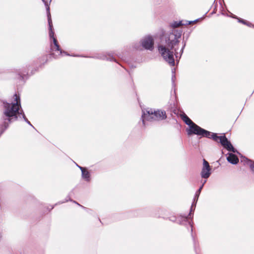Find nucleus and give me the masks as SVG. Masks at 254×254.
<instances>
[{
  "label": "nucleus",
  "mask_w": 254,
  "mask_h": 254,
  "mask_svg": "<svg viewBox=\"0 0 254 254\" xmlns=\"http://www.w3.org/2000/svg\"><path fill=\"white\" fill-rule=\"evenodd\" d=\"M181 117L182 120L190 126V128L187 129L188 135H190L194 134L202 137L211 138L216 142L220 143L222 146L227 150L235 152V149L233 147L230 141L228 140L225 135L218 136L217 133H212L202 128L194 123L185 113L181 115Z\"/></svg>",
  "instance_id": "1"
},
{
  "label": "nucleus",
  "mask_w": 254,
  "mask_h": 254,
  "mask_svg": "<svg viewBox=\"0 0 254 254\" xmlns=\"http://www.w3.org/2000/svg\"><path fill=\"white\" fill-rule=\"evenodd\" d=\"M14 102L9 103L3 102V112L0 124V136L8 127L9 124L13 120H17V115L19 114L21 107L20 98L18 95L15 94L13 96Z\"/></svg>",
  "instance_id": "2"
},
{
  "label": "nucleus",
  "mask_w": 254,
  "mask_h": 254,
  "mask_svg": "<svg viewBox=\"0 0 254 254\" xmlns=\"http://www.w3.org/2000/svg\"><path fill=\"white\" fill-rule=\"evenodd\" d=\"M14 102L9 103L3 102V112L0 124V136L8 127L9 124L13 120H17V115L19 114L21 107L20 98L18 95L15 94L13 96Z\"/></svg>",
  "instance_id": "3"
},
{
  "label": "nucleus",
  "mask_w": 254,
  "mask_h": 254,
  "mask_svg": "<svg viewBox=\"0 0 254 254\" xmlns=\"http://www.w3.org/2000/svg\"><path fill=\"white\" fill-rule=\"evenodd\" d=\"M179 37L173 33L169 34L167 46L160 45L158 46V50L159 54L163 57L164 60L169 64L174 65L175 60L174 58V52L172 50L174 46L178 43Z\"/></svg>",
  "instance_id": "4"
},
{
  "label": "nucleus",
  "mask_w": 254,
  "mask_h": 254,
  "mask_svg": "<svg viewBox=\"0 0 254 254\" xmlns=\"http://www.w3.org/2000/svg\"><path fill=\"white\" fill-rule=\"evenodd\" d=\"M144 119L147 121H161L167 118L166 112L161 110H158L153 112L152 110L147 111L146 114H144Z\"/></svg>",
  "instance_id": "5"
},
{
  "label": "nucleus",
  "mask_w": 254,
  "mask_h": 254,
  "mask_svg": "<svg viewBox=\"0 0 254 254\" xmlns=\"http://www.w3.org/2000/svg\"><path fill=\"white\" fill-rule=\"evenodd\" d=\"M53 43L51 45V50L50 54L55 59L62 54V51L60 48V45L56 38L53 37Z\"/></svg>",
  "instance_id": "6"
},
{
  "label": "nucleus",
  "mask_w": 254,
  "mask_h": 254,
  "mask_svg": "<svg viewBox=\"0 0 254 254\" xmlns=\"http://www.w3.org/2000/svg\"><path fill=\"white\" fill-rule=\"evenodd\" d=\"M211 168L209 163L204 159L203 160V167L201 172V177L204 179L209 178L211 174Z\"/></svg>",
  "instance_id": "7"
},
{
  "label": "nucleus",
  "mask_w": 254,
  "mask_h": 254,
  "mask_svg": "<svg viewBox=\"0 0 254 254\" xmlns=\"http://www.w3.org/2000/svg\"><path fill=\"white\" fill-rule=\"evenodd\" d=\"M142 46L146 49L152 50L153 49L154 40L151 37L144 38L142 42Z\"/></svg>",
  "instance_id": "8"
},
{
  "label": "nucleus",
  "mask_w": 254,
  "mask_h": 254,
  "mask_svg": "<svg viewBox=\"0 0 254 254\" xmlns=\"http://www.w3.org/2000/svg\"><path fill=\"white\" fill-rule=\"evenodd\" d=\"M227 160L233 164H237L239 162V158L238 157L233 153H229L227 157Z\"/></svg>",
  "instance_id": "9"
},
{
  "label": "nucleus",
  "mask_w": 254,
  "mask_h": 254,
  "mask_svg": "<svg viewBox=\"0 0 254 254\" xmlns=\"http://www.w3.org/2000/svg\"><path fill=\"white\" fill-rule=\"evenodd\" d=\"M82 172V178L86 181H89L90 175L89 171L85 168L82 167H79Z\"/></svg>",
  "instance_id": "10"
},
{
  "label": "nucleus",
  "mask_w": 254,
  "mask_h": 254,
  "mask_svg": "<svg viewBox=\"0 0 254 254\" xmlns=\"http://www.w3.org/2000/svg\"><path fill=\"white\" fill-rule=\"evenodd\" d=\"M47 13H48V20L49 26V30H51L53 29V24L52 21L51 15L50 12V7L48 6L47 8Z\"/></svg>",
  "instance_id": "11"
},
{
  "label": "nucleus",
  "mask_w": 254,
  "mask_h": 254,
  "mask_svg": "<svg viewBox=\"0 0 254 254\" xmlns=\"http://www.w3.org/2000/svg\"><path fill=\"white\" fill-rule=\"evenodd\" d=\"M183 24L182 23L181 21L180 22H174L172 26L174 28H177L180 27V26L182 25Z\"/></svg>",
  "instance_id": "12"
},
{
  "label": "nucleus",
  "mask_w": 254,
  "mask_h": 254,
  "mask_svg": "<svg viewBox=\"0 0 254 254\" xmlns=\"http://www.w3.org/2000/svg\"><path fill=\"white\" fill-rule=\"evenodd\" d=\"M248 162L252 171L254 172V162H252L251 160H248Z\"/></svg>",
  "instance_id": "13"
},
{
  "label": "nucleus",
  "mask_w": 254,
  "mask_h": 254,
  "mask_svg": "<svg viewBox=\"0 0 254 254\" xmlns=\"http://www.w3.org/2000/svg\"><path fill=\"white\" fill-rule=\"evenodd\" d=\"M239 21L240 22H241L242 23L247 25H249V24L250 23L249 22H248L245 20H244V19H240V20H239Z\"/></svg>",
  "instance_id": "14"
},
{
  "label": "nucleus",
  "mask_w": 254,
  "mask_h": 254,
  "mask_svg": "<svg viewBox=\"0 0 254 254\" xmlns=\"http://www.w3.org/2000/svg\"><path fill=\"white\" fill-rule=\"evenodd\" d=\"M54 31L53 30V29H52L51 30H50V31H49V36L51 38H53V37H54Z\"/></svg>",
  "instance_id": "15"
},
{
  "label": "nucleus",
  "mask_w": 254,
  "mask_h": 254,
  "mask_svg": "<svg viewBox=\"0 0 254 254\" xmlns=\"http://www.w3.org/2000/svg\"><path fill=\"white\" fill-rule=\"evenodd\" d=\"M206 180H205V181H204L203 183L202 184V185H201V186L199 188V189H198V190H197V192H198V194H199V193H200V191H201V190H202V188H203V185H204V184L206 183Z\"/></svg>",
  "instance_id": "16"
},
{
  "label": "nucleus",
  "mask_w": 254,
  "mask_h": 254,
  "mask_svg": "<svg viewBox=\"0 0 254 254\" xmlns=\"http://www.w3.org/2000/svg\"><path fill=\"white\" fill-rule=\"evenodd\" d=\"M197 21V20H194V21H190L189 24H191L192 23H195Z\"/></svg>",
  "instance_id": "17"
},
{
  "label": "nucleus",
  "mask_w": 254,
  "mask_h": 254,
  "mask_svg": "<svg viewBox=\"0 0 254 254\" xmlns=\"http://www.w3.org/2000/svg\"><path fill=\"white\" fill-rule=\"evenodd\" d=\"M143 124L144 123V119H143Z\"/></svg>",
  "instance_id": "18"
},
{
  "label": "nucleus",
  "mask_w": 254,
  "mask_h": 254,
  "mask_svg": "<svg viewBox=\"0 0 254 254\" xmlns=\"http://www.w3.org/2000/svg\"><path fill=\"white\" fill-rule=\"evenodd\" d=\"M47 61H48V60H46V61H45V63H47Z\"/></svg>",
  "instance_id": "19"
}]
</instances>
